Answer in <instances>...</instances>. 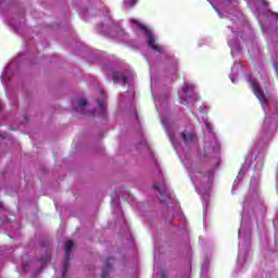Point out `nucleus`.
Returning <instances> with one entry per match:
<instances>
[{
	"instance_id": "1",
	"label": "nucleus",
	"mask_w": 278,
	"mask_h": 278,
	"mask_svg": "<svg viewBox=\"0 0 278 278\" xmlns=\"http://www.w3.org/2000/svg\"><path fill=\"white\" fill-rule=\"evenodd\" d=\"M137 27L138 29H140V31L144 33L150 49H152L156 53H164V47L155 43V35H153V31H151V29L144 26V24H138Z\"/></svg>"
},
{
	"instance_id": "2",
	"label": "nucleus",
	"mask_w": 278,
	"mask_h": 278,
	"mask_svg": "<svg viewBox=\"0 0 278 278\" xmlns=\"http://www.w3.org/2000/svg\"><path fill=\"white\" fill-rule=\"evenodd\" d=\"M73 247H75V243L73 241H66L65 243V258L63 263V270H62V278L66 277V273H68V268H71V251L73 250Z\"/></svg>"
},
{
	"instance_id": "3",
	"label": "nucleus",
	"mask_w": 278,
	"mask_h": 278,
	"mask_svg": "<svg viewBox=\"0 0 278 278\" xmlns=\"http://www.w3.org/2000/svg\"><path fill=\"white\" fill-rule=\"evenodd\" d=\"M250 84L255 97H257L261 103H266V96L264 94V91H262L260 84L256 81H251Z\"/></svg>"
},
{
	"instance_id": "4",
	"label": "nucleus",
	"mask_w": 278,
	"mask_h": 278,
	"mask_svg": "<svg viewBox=\"0 0 278 278\" xmlns=\"http://www.w3.org/2000/svg\"><path fill=\"white\" fill-rule=\"evenodd\" d=\"M180 138L185 144H192L194 140H197V134L190 131L188 132L187 130L180 132Z\"/></svg>"
},
{
	"instance_id": "5",
	"label": "nucleus",
	"mask_w": 278,
	"mask_h": 278,
	"mask_svg": "<svg viewBox=\"0 0 278 278\" xmlns=\"http://www.w3.org/2000/svg\"><path fill=\"white\" fill-rule=\"evenodd\" d=\"M113 261H114V258L111 256L105 261L104 267L101 273V278L110 277V273H112V262Z\"/></svg>"
},
{
	"instance_id": "6",
	"label": "nucleus",
	"mask_w": 278,
	"mask_h": 278,
	"mask_svg": "<svg viewBox=\"0 0 278 278\" xmlns=\"http://www.w3.org/2000/svg\"><path fill=\"white\" fill-rule=\"evenodd\" d=\"M98 106L102 116H105V102L103 100H98Z\"/></svg>"
},
{
	"instance_id": "7",
	"label": "nucleus",
	"mask_w": 278,
	"mask_h": 278,
	"mask_svg": "<svg viewBox=\"0 0 278 278\" xmlns=\"http://www.w3.org/2000/svg\"><path fill=\"white\" fill-rule=\"evenodd\" d=\"M122 77H123V73H119V72L113 73V81H114V84H117V81L119 79H122Z\"/></svg>"
},
{
	"instance_id": "8",
	"label": "nucleus",
	"mask_w": 278,
	"mask_h": 278,
	"mask_svg": "<svg viewBox=\"0 0 278 278\" xmlns=\"http://www.w3.org/2000/svg\"><path fill=\"white\" fill-rule=\"evenodd\" d=\"M153 188H154V190H159V194L161 197H164L166 194V188L165 187H163L162 189H157V185H154Z\"/></svg>"
},
{
	"instance_id": "9",
	"label": "nucleus",
	"mask_w": 278,
	"mask_h": 278,
	"mask_svg": "<svg viewBox=\"0 0 278 278\" xmlns=\"http://www.w3.org/2000/svg\"><path fill=\"white\" fill-rule=\"evenodd\" d=\"M88 105V101L86 99H80L78 101V108H86Z\"/></svg>"
},
{
	"instance_id": "10",
	"label": "nucleus",
	"mask_w": 278,
	"mask_h": 278,
	"mask_svg": "<svg viewBox=\"0 0 278 278\" xmlns=\"http://www.w3.org/2000/svg\"><path fill=\"white\" fill-rule=\"evenodd\" d=\"M127 79H128L127 76L125 74H122V78H121L122 86H125L127 84Z\"/></svg>"
},
{
	"instance_id": "11",
	"label": "nucleus",
	"mask_w": 278,
	"mask_h": 278,
	"mask_svg": "<svg viewBox=\"0 0 278 278\" xmlns=\"http://www.w3.org/2000/svg\"><path fill=\"white\" fill-rule=\"evenodd\" d=\"M182 90H184L185 94H188V92L190 91V87L188 85H186Z\"/></svg>"
},
{
	"instance_id": "12",
	"label": "nucleus",
	"mask_w": 278,
	"mask_h": 278,
	"mask_svg": "<svg viewBox=\"0 0 278 278\" xmlns=\"http://www.w3.org/2000/svg\"><path fill=\"white\" fill-rule=\"evenodd\" d=\"M136 3H138V0H130V8H134V5H136Z\"/></svg>"
},
{
	"instance_id": "13",
	"label": "nucleus",
	"mask_w": 278,
	"mask_h": 278,
	"mask_svg": "<svg viewBox=\"0 0 278 278\" xmlns=\"http://www.w3.org/2000/svg\"><path fill=\"white\" fill-rule=\"evenodd\" d=\"M161 278H166V274L164 271L161 273Z\"/></svg>"
},
{
	"instance_id": "14",
	"label": "nucleus",
	"mask_w": 278,
	"mask_h": 278,
	"mask_svg": "<svg viewBox=\"0 0 278 278\" xmlns=\"http://www.w3.org/2000/svg\"><path fill=\"white\" fill-rule=\"evenodd\" d=\"M116 205H117V207H118V205H121V202H119V201H117V202H116Z\"/></svg>"
},
{
	"instance_id": "15",
	"label": "nucleus",
	"mask_w": 278,
	"mask_h": 278,
	"mask_svg": "<svg viewBox=\"0 0 278 278\" xmlns=\"http://www.w3.org/2000/svg\"><path fill=\"white\" fill-rule=\"evenodd\" d=\"M180 103H184V100H182V99H180Z\"/></svg>"
}]
</instances>
